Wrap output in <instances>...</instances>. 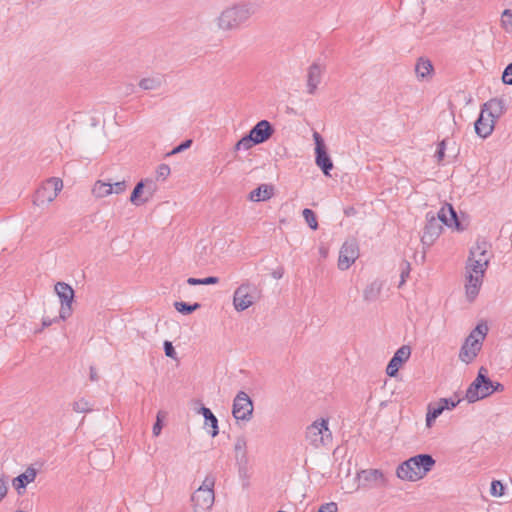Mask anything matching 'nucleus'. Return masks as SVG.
I'll return each mask as SVG.
<instances>
[{"instance_id": "obj_51", "label": "nucleus", "mask_w": 512, "mask_h": 512, "mask_svg": "<svg viewBox=\"0 0 512 512\" xmlns=\"http://www.w3.org/2000/svg\"><path fill=\"white\" fill-rule=\"evenodd\" d=\"M89 379L92 382H97L99 380V375L97 373V370L94 366H90L89 368Z\"/></svg>"}, {"instance_id": "obj_46", "label": "nucleus", "mask_w": 512, "mask_h": 512, "mask_svg": "<svg viewBox=\"0 0 512 512\" xmlns=\"http://www.w3.org/2000/svg\"><path fill=\"white\" fill-rule=\"evenodd\" d=\"M502 81L504 84L512 85V62L505 67L502 74Z\"/></svg>"}, {"instance_id": "obj_5", "label": "nucleus", "mask_w": 512, "mask_h": 512, "mask_svg": "<svg viewBox=\"0 0 512 512\" xmlns=\"http://www.w3.org/2000/svg\"><path fill=\"white\" fill-rule=\"evenodd\" d=\"M488 328L486 325H477L470 335L465 339L459 352V359L466 364L471 363L478 352L481 350L482 341L487 334Z\"/></svg>"}, {"instance_id": "obj_11", "label": "nucleus", "mask_w": 512, "mask_h": 512, "mask_svg": "<svg viewBox=\"0 0 512 512\" xmlns=\"http://www.w3.org/2000/svg\"><path fill=\"white\" fill-rule=\"evenodd\" d=\"M313 140L315 144V163L324 175L330 176V171L333 169V162L327 151L324 139L315 131L313 133Z\"/></svg>"}, {"instance_id": "obj_1", "label": "nucleus", "mask_w": 512, "mask_h": 512, "mask_svg": "<svg viewBox=\"0 0 512 512\" xmlns=\"http://www.w3.org/2000/svg\"><path fill=\"white\" fill-rule=\"evenodd\" d=\"M256 12V6L250 2H240L224 9L217 18V26L223 31L239 29Z\"/></svg>"}, {"instance_id": "obj_25", "label": "nucleus", "mask_w": 512, "mask_h": 512, "mask_svg": "<svg viewBox=\"0 0 512 512\" xmlns=\"http://www.w3.org/2000/svg\"><path fill=\"white\" fill-rule=\"evenodd\" d=\"M199 413H201L205 419V426L211 427L210 435L216 437L219 433L218 419L216 416L205 406L200 408Z\"/></svg>"}, {"instance_id": "obj_7", "label": "nucleus", "mask_w": 512, "mask_h": 512, "mask_svg": "<svg viewBox=\"0 0 512 512\" xmlns=\"http://www.w3.org/2000/svg\"><path fill=\"white\" fill-rule=\"evenodd\" d=\"M306 439L316 448L322 445H328L332 441V433L328 428V420L322 418L308 426L306 429Z\"/></svg>"}, {"instance_id": "obj_4", "label": "nucleus", "mask_w": 512, "mask_h": 512, "mask_svg": "<svg viewBox=\"0 0 512 512\" xmlns=\"http://www.w3.org/2000/svg\"><path fill=\"white\" fill-rule=\"evenodd\" d=\"M215 477L207 475L202 485L192 494L191 503L194 512L209 511L215 501L214 494Z\"/></svg>"}, {"instance_id": "obj_35", "label": "nucleus", "mask_w": 512, "mask_h": 512, "mask_svg": "<svg viewBox=\"0 0 512 512\" xmlns=\"http://www.w3.org/2000/svg\"><path fill=\"white\" fill-rule=\"evenodd\" d=\"M219 283V278L215 276H209L206 278H194L190 277L187 279V284L191 286L196 285H213Z\"/></svg>"}, {"instance_id": "obj_2", "label": "nucleus", "mask_w": 512, "mask_h": 512, "mask_svg": "<svg viewBox=\"0 0 512 512\" xmlns=\"http://www.w3.org/2000/svg\"><path fill=\"white\" fill-rule=\"evenodd\" d=\"M435 465L430 454H418L402 462L396 470L397 477L406 481H418L427 475Z\"/></svg>"}, {"instance_id": "obj_44", "label": "nucleus", "mask_w": 512, "mask_h": 512, "mask_svg": "<svg viewBox=\"0 0 512 512\" xmlns=\"http://www.w3.org/2000/svg\"><path fill=\"white\" fill-rule=\"evenodd\" d=\"M157 179L165 180L170 175V167L167 164H161L157 168Z\"/></svg>"}, {"instance_id": "obj_37", "label": "nucleus", "mask_w": 512, "mask_h": 512, "mask_svg": "<svg viewBox=\"0 0 512 512\" xmlns=\"http://www.w3.org/2000/svg\"><path fill=\"white\" fill-rule=\"evenodd\" d=\"M141 182L145 184L144 195L147 198V202L153 197L157 191L156 181L150 178L141 179Z\"/></svg>"}, {"instance_id": "obj_43", "label": "nucleus", "mask_w": 512, "mask_h": 512, "mask_svg": "<svg viewBox=\"0 0 512 512\" xmlns=\"http://www.w3.org/2000/svg\"><path fill=\"white\" fill-rule=\"evenodd\" d=\"M439 402L444 410H452L459 404L460 400H454L453 398H441L439 399Z\"/></svg>"}, {"instance_id": "obj_33", "label": "nucleus", "mask_w": 512, "mask_h": 512, "mask_svg": "<svg viewBox=\"0 0 512 512\" xmlns=\"http://www.w3.org/2000/svg\"><path fill=\"white\" fill-rule=\"evenodd\" d=\"M162 84L161 78L158 77H148L143 78L139 82V87L143 90H156L160 88Z\"/></svg>"}, {"instance_id": "obj_26", "label": "nucleus", "mask_w": 512, "mask_h": 512, "mask_svg": "<svg viewBox=\"0 0 512 512\" xmlns=\"http://www.w3.org/2000/svg\"><path fill=\"white\" fill-rule=\"evenodd\" d=\"M415 72L420 80H424L433 72L432 62L428 59L419 58L415 65Z\"/></svg>"}, {"instance_id": "obj_34", "label": "nucleus", "mask_w": 512, "mask_h": 512, "mask_svg": "<svg viewBox=\"0 0 512 512\" xmlns=\"http://www.w3.org/2000/svg\"><path fill=\"white\" fill-rule=\"evenodd\" d=\"M255 145H258L257 142L250 136L249 133H247L239 141L236 142V144L234 146V150L235 151H239L241 149L249 150Z\"/></svg>"}, {"instance_id": "obj_24", "label": "nucleus", "mask_w": 512, "mask_h": 512, "mask_svg": "<svg viewBox=\"0 0 512 512\" xmlns=\"http://www.w3.org/2000/svg\"><path fill=\"white\" fill-rule=\"evenodd\" d=\"M235 459L240 466H246L248 463L247 441L244 436L236 438L234 445Z\"/></svg>"}, {"instance_id": "obj_16", "label": "nucleus", "mask_w": 512, "mask_h": 512, "mask_svg": "<svg viewBox=\"0 0 512 512\" xmlns=\"http://www.w3.org/2000/svg\"><path fill=\"white\" fill-rule=\"evenodd\" d=\"M411 355V348L407 345L401 346L390 359L386 373L390 377H395L398 374L399 368L404 364Z\"/></svg>"}, {"instance_id": "obj_21", "label": "nucleus", "mask_w": 512, "mask_h": 512, "mask_svg": "<svg viewBox=\"0 0 512 512\" xmlns=\"http://www.w3.org/2000/svg\"><path fill=\"white\" fill-rule=\"evenodd\" d=\"M36 476L37 470L30 466L25 470V472L12 480V485L16 489L18 495H22L25 492L26 486L33 482Z\"/></svg>"}, {"instance_id": "obj_17", "label": "nucleus", "mask_w": 512, "mask_h": 512, "mask_svg": "<svg viewBox=\"0 0 512 512\" xmlns=\"http://www.w3.org/2000/svg\"><path fill=\"white\" fill-rule=\"evenodd\" d=\"M274 132V126L268 120H260L251 128L248 133L259 145L268 141Z\"/></svg>"}, {"instance_id": "obj_23", "label": "nucleus", "mask_w": 512, "mask_h": 512, "mask_svg": "<svg viewBox=\"0 0 512 512\" xmlns=\"http://www.w3.org/2000/svg\"><path fill=\"white\" fill-rule=\"evenodd\" d=\"M273 194V185L261 184L249 193L248 199L252 202L266 201L269 200Z\"/></svg>"}, {"instance_id": "obj_9", "label": "nucleus", "mask_w": 512, "mask_h": 512, "mask_svg": "<svg viewBox=\"0 0 512 512\" xmlns=\"http://www.w3.org/2000/svg\"><path fill=\"white\" fill-rule=\"evenodd\" d=\"M63 188V182L59 178H50L45 181L35 192L33 204L35 206H44L49 204L57 197Z\"/></svg>"}, {"instance_id": "obj_20", "label": "nucleus", "mask_w": 512, "mask_h": 512, "mask_svg": "<svg viewBox=\"0 0 512 512\" xmlns=\"http://www.w3.org/2000/svg\"><path fill=\"white\" fill-rule=\"evenodd\" d=\"M495 121L485 114V111L480 112L477 120L474 123L475 132L481 138H487L493 132Z\"/></svg>"}, {"instance_id": "obj_52", "label": "nucleus", "mask_w": 512, "mask_h": 512, "mask_svg": "<svg viewBox=\"0 0 512 512\" xmlns=\"http://www.w3.org/2000/svg\"><path fill=\"white\" fill-rule=\"evenodd\" d=\"M504 385L501 384L500 382H493L492 381V386L490 388V391H491V394L494 393V392H503L504 391Z\"/></svg>"}, {"instance_id": "obj_56", "label": "nucleus", "mask_w": 512, "mask_h": 512, "mask_svg": "<svg viewBox=\"0 0 512 512\" xmlns=\"http://www.w3.org/2000/svg\"><path fill=\"white\" fill-rule=\"evenodd\" d=\"M15 512H25V511H22V510H17V511H15Z\"/></svg>"}, {"instance_id": "obj_28", "label": "nucleus", "mask_w": 512, "mask_h": 512, "mask_svg": "<svg viewBox=\"0 0 512 512\" xmlns=\"http://www.w3.org/2000/svg\"><path fill=\"white\" fill-rule=\"evenodd\" d=\"M381 293V284L377 281H374L366 286L363 291V298L366 302L376 301Z\"/></svg>"}, {"instance_id": "obj_22", "label": "nucleus", "mask_w": 512, "mask_h": 512, "mask_svg": "<svg viewBox=\"0 0 512 512\" xmlns=\"http://www.w3.org/2000/svg\"><path fill=\"white\" fill-rule=\"evenodd\" d=\"M485 114L495 122L505 112V103L502 99L493 98L483 104L481 109Z\"/></svg>"}, {"instance_id": "obj_15", "label": "nucleus", "mask_w": 512, "mask_h": 512, "mask_svg": "<svg viewBox=\"0 0 512 512\" xmlns=\"http://www.w3.org/2000/svg\"><path fill=\"white\" fill-rule=\"evenodd\" d=\"M435 216L439 223L441 222L442 224L446 225L447 227H450V228L453 227L458 231L464 230V227L462 226V224L458 218L457 212L455 211L454 207L449 203H446L437 212V214Z\"/></svg>"}, {"instance_id": "obj_30", "label": "nucleus", "mask_w": 512, "mask_h": 512, "mask_svg": "<svg viewBox=\"0 0 512 512\" xmlns=\"http://www.w3.org/2000/svg\"><path fill=\"white\" fill-rule=\"evenodd\" d=\"M112 190V183L99 180L94 184L92 193L98 198H103L112 194Z\"/></svg>"}, {"instance_id": "obj_18", "label": "nucleus", "mask_w": 512, "mask_h": 512, "mask_svg": "<svg viewBox=\"0 0 512 512\" xmlns=\"http://www.w3.org/2000/svg\"><path fill=\"white\" fill-rule=\"evenodd\" d=\"M325 67L320 65L318 62L312 63L307 72V92L310 95H314L318 85L322 80Z\"/></svg>"}, {"instance_id": "obj_40", "label": "nucleus", "mask_w": 512, "mask_h": 512, "mask_svg": "<svg viewBox=\"0 0 512 512\" xmlns=\"http://www.w3.org/2000/svg\"><path fill=\"white\" fill-rule=\"evenodd\" d=\"M501 23H502V27L506 31L512 30V11L511 10L505 9L503 11L502 16H501Z\"/></svg>"}, {"instance_id": "obj_41", "label": "nucleus", "mask_w": 512, "mask_h": 512, "mask_svg": "<svg viewBox=\"0 0 512 512\" xmlns=\"http://www.w3.org/2000/svg\"><path fill=\"white\" fill-rule=\"evenodd\" d=\"M193 140L192 139H186L183 142H181L179 145L174 147L170 152L166 154V156H171L174 154L181 153L185 151L186 149H189L192 146Z\"/></svg>"}, {"instance_id": "obj_3", "label": "nucleus", "mask_w": 512, "mask_h": 512, "mask_svg": "<svg viewBox=\"0 0 512 512\" xmlns=\"http://www.w3.org/2000/svg\"><path fill=\"white\" fill-rule=\"evenodd\" d=\"M490 258H478L469 255L466 265L465 293L468 302L472 303L479 294L485 271Z\"/></svg>"}, {"instance_id": "obj_55", "label": "nucleus", "mask_w": 512, "mask_h": 512, "mask_svg": "<svg viewBox=\"0 0 512 512\" xmlns=\"http://www.w3.org/2000/svg\"><path fill=\"white\" fill-rule=\"evenodd\" d=\"M351 213H354V208H349V209L345 210L346 215H350Z\"/></svg>"}, {"instance_id": "obj_48", "label": "nucleus", "mask_w": 512, "mask_h": 512, "mask_svg": "<svg viewBox=\"0 0 512 512\" xmlns=\"http://www.w3.org/2000/svg\"><path fill=\"white\" fill-rule=\"evenodd\" d=\"M112 188H113L112 193L121 194L126 190L127 183L125 180L118 181V182H115L114 184H112Z\"/></svg>"}, {"instance_id": "obj_14", "label": "nucleus", "mask_w": 512, "mask_h": 512, "mask_svg": "<svg viewBox=\"0 0 512 512\" xmlns=\"http://www.w3.org/2000/svg\"><path fill=\"white\" fill-rule=\"evenodd\" d=\"M442 225L438 222L433 212L426 214V224L421 236V242L425 246H431L442 232Z\"/></svg>"}, {"instance_id": "obj_50", "label": "nucleus", "mask_w": 512, "mask_h": 512, "mask_svg": "<svg viewBox=\"0 0 512 512\" xmlns=\"http://www.w3.org/2000/svg\"><path fill=\"white\" fill-rule=\"evenodd\" d=\"M162 426H163V424H162V421L160 419V413H158L156 422L154 423L153 429H152L153 434L155 436H158L161 433Z\"/></svg>"}, {"instance_id": "obj_36", "label": "nucleus", "mask_w": 512, "mask_h": 512, "mask_svg": "<svg viewBox=\"0 0 512 512\" xmlns=\"http://www.w3.org/2000/svg\"><path fill=\"white\" fill-rule=\"evenodd\" d=\"M302 215L307 223V225L312 229V230H317L318 229V221H317V216L315 214V212L312 210V209H309V208H305L303 211H302Z\"/></svg>"}, {"instance_id": "obj_19", "label": "nucleus", "mask_w": 512, "mask_h": 512, "mask_svg": "<svg viewBox=\"0 0 512 512\" xmlns=\"http://www.w3.org/2000/svg\"><path fill=\"white\" fill-rule=\"evenodd\" d=\"M358 477L359 481L365 486H382L385 484V476L379 469L362 470Z\"/></svg>"}, {"instance_id": "obj_6", "label": "nucleus", "mask_w": 512, "mask_h": 512, "mask_svg": "<svg viewBox=\"0 0 512 512\" xmlns=\"http://www.w3.org/2000/svg\"><path fill=\"white\" fill-rule=\"evenodd\" d=\"M485 368L481 367L475 380L469 385L466 391V399L469 403H474L480 399L491 395L490 388L492 380L483 374Z\"/></svg>"}, {"instance_id": "obj_8", "label": "nucleus", "mask_w": 512, "mask_h": 512, "mask_svg": "<svg viewBox=\"0 0 512 512\" xmlns=\"http://www.w3.org/2000/svg\"><path fill=\"white\" fill-rule=\"evenodd\" d=\"M260 296L257 286L252 283L241 284L234 292L233 304L237 311H244L252 306Z\"/></svg>"}, {"instance_id": "obj_38", "label": "nucleus", "mask_w": 512, "mask_h": 512, "mask_svg": "<svg viewBox=\"0 0 512 512\" xmlns=\"http://www.w3.org/2000/svg\"><path fill=\"white\" fill-rule=\"evenodd\" d=\"M505 486L499 480H493L491 482L490 494L494 497H501L504 495Z\"/></svg>"}, {"instance_id": "obj_39", "label": "nucleus", "mask_w": 512, "mask_h": 512, "mask_svg": "<svg viewBox=\"0 0 512 512\" xmlns=\"http://www.w3.org/2000/svg\"><path fill=\"white\" fill-rule=\"evenodd\" d=\"M73 410L78 413H87L92 411V408L90 407L89 402L82 398L73 403Z\"/></svg>"}, {"instance_id": "obj_27", "label": "nucleus", "mask_w": 512, "mask_h": 512, "mask_svg": "<svg viewBox=\"0 0 512 512\" xmlns=\"http://www.w3.org/2000/svg\"><path fill=\"white\" fill-rule=\"evenodd\" d=\"M144 187L145 184L142 183L141 180L135 185L130 195V201L132 204L140 206L147 203V198L144 195Z\"/></svg>"}, {"instance_id": "obj_54", "label": "nucleus", "mask_w": 512, "mask_h": 512, "mask_svg": "<svg viewBox=\"0 0 512 512\" xmlns=\"http://www.w3.org/2000/svg\"><path fill=\"white\" fill-rule=\"evenodd\" d=\"M283 274H284V270L283 268H279L275 271H273L272 273V276L275 278V279H280L283 277Z\"/></svg>"}, {"instance_id": "obj_13", "label": "nucleus", "mask_w": 512, "mask_h": 512, "mask_svg": "<svg viewBox=\"0 0 512 512\" xmlns=\"http://www.w3.org/2000/svg\"><path fill=\"white\" fill-rule=\"evenodd\" d=\"M359 257V247L355 239L347 240L343 243L338 258V268L347 270Z\"/></svg>"}, {"instance_id": "obj_29", "label": "nucleus", "mask_w": 512, "mask_h": 512, "mask_svg": "<svg viewBox=\"0 0 512 512\" xmlns=\"http://www.w3.org/2000/svg\"><path fill=\"white\" fill-rule=\"evenodd\" d=\"M444 409L440 402L430 403L426 414V425L431 427L435 420L443 413Z\"/></svg>"}, {"instance_id": "obj_42", "label": "nucleus", "mask_w": 512, "mask_h": 512, "mask_svg": "<svg viewBox=\"0 0 512 512\" xmlns=\"http://www.w3.org/2000/svg\"><path fill=\"white\" fill-rule=\"evenodd\" d=\"M400 269H401V275H400L401 280L399 282L398 287H401L406 282V278L409 277V274L411 271V265L408 261L403 260L401 262Z\"/></svg>"}, {"instance_id": "obj_10", "label": "nucleus", "mask_w": 512, "mask_h": 512, "mask_svg": "<svg viewBox=\"0 0 512 512\" xmlns=\"http://www.w3.org/2000/svg\"><path fill=\"white\" fill-rule=\"evenodd\" d=\"M253 410L254 406L252 399L244 391H239L233 400V417L237 421L241 420L248 422L253 416Z\"/></svg>"}, {"instance_id": "obj_32", "label": "nucleus", "mask_w": 512, "mask_h": 512, "mask_svg": "<svg viewBox=\"0 0 512 512\" xmlns=\"http://www.w3.org/2000/svg\"><path fill=\"white\" fill-rule=\"evenodd\" d=\"M174 308L177 312L183 314V315H189L192 314L194 311L201 308V304L198 302L195 303H187L184 301H176L174 302Z\"/></svg>"}, {"instance_id": "obj_45", "label": "nucleus", "mask_w": 512, "mask_h": 512, "mask_svg": "<svg viewBox=\"0 0 512 512\" xmlns=\"http://www.w3.org/2000/svg\"><path fill=\"white\" fill-rule=\"evenodd\" d=\"M445 150H446V141L442 140L438 144L437 150L435 152V157H436L438 163H441L444 160Z\"/></svg>"}, {"instance_id": "obj_47", "label": "nucleus", "mask_w": 512, "mask_h": 512, "mask_svg": "<svg viewBox=\"0 0 512 512\" xmlns=\"http://www.w3.org/2000/svg\"><path fill=\"white\" fill-rule=\"evenodd\" d=\"M163 346H164L165 355L169 358L176 359L177 353L175 351V348H174L172 342L166 340V341H164Z\"/></svg>"}, {"instance_id": "obj_12", "label": "nucleus", "mask_w": 512, "mask_h": 512, "mask_svg": "<svg viewBox=\"0 0 512 512\" xmlns=\"http://www.w3.org/2000/svg\"><path fill=\"white\" fill-rule=\"evenodd\" d=\"M55 292L61 302L58 318L66 320L72 314V303L74 301L75 292L73 288L65 282H57L55 284Z\"/></svg>"}, {"instance_id": "obj_49", "label": "nucleus", "mask_w": 512, "mask_h": 512, "mask_svg": "<svg viewBox=\"0 0 512 512\" xmlns=\"http://www.w3.org/2000/svg\"><path fill=\"white\" fill-rule=\"evenodd\" d=\"M8 492V481L5 477L0 478V501L6 496Z\"/></svg>"}, {"instance_id": "obj_31", "label": "nucleus", "mask_w": 512, "mask_h": 512, "mask_svg": "<svg viewBox=\"0 0 512 512\" xmlns=\"http://www.w3.org/2000/svg\"><path fill=\"white\" fill-rule=\"evenodd\" d=\"M490 247L489 243L487 241H477L475 246H473L470 249V256L475 257V259L478 258H489L487 256L488 248Z\"/></svg>"}, {"instance_id": "obj_53", "label": "nucleus", "mask_w": 512, "mask_h": 512, "mask_svg": "<svg viewBox=\"0 0 512 512\" xmlns=\"http://www.w3.org/2000/svg\"><path fill=\"white\" fill-rule=\"evenodd\" d=\"M56 321H57V318L50 319L48 317H44L42 320V326L49 327L50 325H52V323H54Z\"/></svg>"}]
</instances>
